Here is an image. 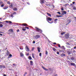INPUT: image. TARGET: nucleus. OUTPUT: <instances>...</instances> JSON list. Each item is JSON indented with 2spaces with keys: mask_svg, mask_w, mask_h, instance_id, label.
<instances>
[{
  "mask_svg": "<svg viewBox=\"0 0 76 76\" xmlns=\"http://www.w3.org/2000/svg\"><path fill=\"white\" fill-rule=\"evenodd\" d=\"M46 20L48 22V23H52V22H50L49 21H51L52 20V18H51L50 17H48V16H46Z\"/></svg>",
  "mask_w": 76,
  "mask_h": 76,
  "instance_id": "f257e3e1",
  "label": "nucleus"
},
{
  "mask_svg": "<svg viewBox=\"0 0 76 76\" xmlns=\"http://www.w3.org/2000/svg\"><path fill=\"white\" fill-rule=\"evenodd\" d=\"M9 31L10 32H13V29H10L9 30Z\"/></svg>",
  "mask_w": 76,
  "mask_h": 76,
  "instance_id": "4468645a",
  "label": "nucleus"
},
{
  "mask_svg": "<svg viewBox=\"0 0 76 76\" xmlns=\"http://www.w3.org/2000/svg\"><path fill=\"white\" fill-rule=\"evenodd\" d=\"M22 25L23 26H28L27 24L26 23H23L22 24Z\"/></svg>",
  "mask_w": 76,
  "mask_h": 76,
  "instance_id": "6e6552de",
  "label": "nucleus"
},
{
  "mask_svg": "<svg viewBox=\"0 0 76 76\" xmlns=\"http://www.w3.org/2000/svg\"><path fill=\"white\" fill-rule=\"evenodd\" d=\"M13 10L15 11H17L18 10V8L16 7H14L13 8Z\"/></svg>",
  "mask_w": 76,
  "mask_h": 76,
  "instance_id": "dca6fc26",
  "label": "nucleus"
},
{
  "mask_svg": "<svg viewBox=\"0 0 76 76\" xmlns=\"http://www.w3.org/2000/svg\"><path fill=\"white\" fill-rule=\"evenodd\" d=\"M71 52L72 53H74V54L75 55H76V52L75 50H73V49H71Z\"/></svg>",
  "mask_w": 76,
  "mask_h": 76,
  "instance_id": "20e7f679",
  "label": "nucleus"
},
{
  "mask_svg": "<svg viewBox=\"0 0 76 76\" xmlns=\"http://www.w3.org/2000/svg\"><path fill=\"white\" fill-rule=\"evenodd\" d=\"M30 63L31 65H32V63H33V62L32 61H30Z\"/></svg>",
  "mask_w": 76,
  "mask_h": 76,
  "instance_id": "a878e982",
  "label": "nucleus"
},
{
  "mask_svg": "<svg viewBox=\"0 0 76 76\" xmlns=\"http://www.w3.org/2000/svg\"><path fill=\"white\" fill-rule=\"evenodd\" d=\"M42 68L44 70H45V71H48V69H47L46 68H45V67H44V66H42Z\"/></svg>",
  "mask_w": 76,
  "mask_h": 76,
  "instance_id": "9d476101",
  "label": "nucleus"
},
{
  "mask_svg": "<svg viewBox=\"0 0 76 76\" xmlns=\"http://www.w3.org/2000/svg\"><path fill=\"white\" fill-rule=\"evenodd\" d=\"M9 57H12V55L11 54L9 55Z\"/></svg>",
  "mask_w": 76,
  "mask_h": 76,
  "instance_id": "8fccbe9b",
  "label": "nucleus"
},
{
  "mask_svg": "<svg viewBox=\"0 0 76 76\" xmlns=\"http://www.w3.org/2000/svg\"><path fill=\"white\" fill-rule=\"evenodd\" d=\"M27 74V72H26L24 74V76H26V75Z\"/></svg>",
  "mask_w": 76,
  "mask_h": 76,
  "instance_id": "473e14b6",
  "label": "nucleus"
},
{
  "mask_svg": "<svg viewBox=\"0 0 76 76\" xmlns=\"http://www.w3.org/2000/svg\"><path fill=\"white\" fill-rule=\"evenodd\" d=\"M27 3L28 5H30V3L29 2H27Z\"/></svg>",
  "mask_w": 76,
  "mask_h": 76,
  "instance_id": "6e6d98bb",
  "label": "nucleus"
},
{
  "mask_svg": "<svg viewBox=\"0 0 76 76\" xmlns=\"http://www.w3.org/2000/svg\"><path fill=\"white\" fill-rule=\"evenodd\" d=\"M0 35H1V36H3V34H0Z\"/></svg>",
  "mask_w": 76,
  "mask_h": 76,
  "instance_id": "0e129e2a",
  "label": "nucleus"
},
{
  "mask_svg": "<svg viewBox=\"0 0 76 76\" xmlns=\"http://www.w3.org/2000/svg\"><path fill=\"white\" fill-rule=\"evenodd\" d=\"M70 65L71 66H76L75 64L73 63H71Z\"/></svg>",
  "mask_w": 76,
  "mask_h": 76,
  "instance_id": "9b49d317",
  "label": "nucleus"
},
{
  "mask_svg": "<svg viewBox=\"0 0 76 76\" xmlns=\"http://www.w3.org/2000/svg\"><path fill=\"white\" fill-rule=\"evenodd\" d=\"M27 56H29V53H27L26 54Z\"/></svg>",
  "mask_w": 76,
  "mask_h": 76,
  "instance_id": "69168bd1",
  "label": "nucleus"
},
{
  "mask_svg": "<svg viewBox=\"0 0 76 76\" xmlns=\"http://www.w3.org/2000/svg\"><path fill=\"white\" fill-rule=\"evenodd\" d=\"M40 2L41 3H44V0H41Z\"/></svg>",
  "mask_w": 76,
  "mask_h": 76,
  "instance_id": "6ab92c4d",
  "label": "nucleus"
},
{
  "mask_svg": "<svg viewBox=\"0 0 76 76\" xmlns=\"http://www.w3.org/2000/svg\"><path fill=\"white\" fill-rule=\"evenodd\" d=\"M45 54L46 55H47V54H48V52L47 51V50H46L45 51Z\"/></svg>",
  "mask_w": 76,
  "mask_h": 76,
  "instance_id": "2f4dec72",
  "label": "nucleus"
},
{
  "mask_svg": "<svg viewBox=\"0 0 76 76\" xmlns=\"http://www.w3.org/2000/svg\"><path fill=\"white\" fill-rule=\"evenodd\" d=\"M9 54H10V53L8 51H7V56H9Z\"/></svg>",
  "mask_w": 76,
  "mask_h": 76,
  "instance_id": "b1692460",
  "label": "nucleus"
},
{
  "mask_svg": "<svg viewBox=\"0 0 76 76\" xmlns=\"http://www.w3.org/2000/svg\"><path fill=\"white\" fill-rule=\"evenodd\" d=\"M66 56V55L64 54V53H62L61 54V57H63V56Z\"/></svg>",
  "mask_w": 76,
  "mask_h": 76,
  "instance_id": "aec40b11",
  "label": "nucleus"
},
{
  "mask_svg": "<svg viewBox=\"0 0 76 76\" xmlns=\"http://www.w3.org/2000/svg\"><path fill=\"white\" fill-rule=\"evenodd\" d=\"M2 26H3V25L1 24H0V27H1H1H2Z\"/></svg>",
  "mask_w": 76,
  "mask_h": 76,
  "instance_id": "58836bf2",
  "label": "nucleus"
},
{
  "mask_svg": "<svg viewBox=\"0 0 76 76\" xmlns=\"http://www.w3.org/2000/svg\"><path fill=\"white\" fill-rule=\"evenodd\" d=\"M26 51H29V48H28V46H26Z\"/></svg>",
  "mask_w": 76,
  "mask_h": 76,
  "instance_id": "0eeeda50",
  "label": "nucleus"
},
{
  "mask_svg": "<svg viewBox=\"0 0 76 76\" xmlns=\"http://www.w3.org/2000/svg\"><path fill=\"white\" fill-rule=\"evenodd\" d=\"M28 59L30 60H32V57L31 56H29L28 57Z\"/></svg>",
  "mask_w": 76,
  "mask_h": 76,
  "instance_id": "5701e85b",
  "label": "nucleus"
},
{
  "mask_svg": "<svg viewBox=\"0 0 76 76\" xmlns=\"http://www.w3.org/2000/svg\"><path fill=\"white\" fill-rule=\"evenodd\" d=\"M70 59L72 60V61H75V58L73 57H72Z\"/></svg>",
  "mask_w": 76,
  "mask_h": 76,
  "instance_id": "2eb2a0df",
  "label": "nucleus"
},
{
  "mask_svg": "<svg viewBox=\"0 0 76 76\" xmlns=\"http://www.w3.org/2000/svg\"><path fill=\"white\" fill-rule=\"evenodd\" d=\"M35 29H36V30L37 31H38V32H39V33L42 32V30L39 29V28L37 27H35Z\"/></svg>",
  "mask_w": 76,
  "mask_h": 76,
  "instance_id": "7ed1b4c3",
  "label": "nucleus"
},
{
  "mask_svg": "<svg viewBox=\"0 0 76 76\" xmlns=\"http://www.w3.org/2000/svg\"><path fill=\"white\" fill-rule=\"evenodd\" d=\"M23 31H26V29H23Z\"/></svg>",
  "mask_w": 76,
  "mask_h": 76,
  "instance_id": "bf43d9fd",
  "label": "nucleus"
},
{
  "mask_svg": "<svg viewBox=\"0 0 76 76\" xmlns=\"http://www.w3.org/2000/svg\"><path fill=\"white\" fill-rule=\"evenodd\" d=\"M57 13L59 14V15H61V13H60V12H57Z\"/></svg>",
  "mask_w": 76,
  "mask_h": 76,
  "instance_id": "79ce46f5",
  "label": "nucleus"
},
{
  "mask_svg": "<svg viewBox=\"0 0 76 76\" xmlns=\"http://www.w3.org/2000/svg\"><path fill=\"white\" fill-rule=\"evenodd\" d=\"M10 17H11V18H13V17H14V16H13V15L12 14V15H10Z\"/></svg>",
  "mask_w": 76,
  "mask_h": 76,
  "instance_id": "393cba45",
  "label": "nucleus"
},
{
  "mask_svg": "<svg viewBox=\"0 0 76 76\" xmlns=\"http://www.w3.org/2000/svg\"><path fill=\"white\" fill-rule=\"evenodd\" d=\"M75 2L73 1L72 2V4H75Z\"/></svg>",
  "mask_w": 76,
  "mask_h": 76,
  "instance_id": "4d7b16f0",
  "label": "nucleus"
},
{
  "mask_svg": "<svg viewBox=\"0 0 76 76\" xmlns=\"http://www.w3.org/2000/svg\"><path fill=\"white\" fill-rule=\"evenodd\" d=\"M2 68L5 69V68H6V67H5V66L4 65H2Z\"/></svg>",
  "mask_w": 76,
  "mask_h": 76,
  "instance_id": "e433bc0d",
  "label": "nucleus"
},
{
  "mask_svg": "<svg viewBox=\"0 0 76 76\" xmlns=\"http://www.w3.org/2000/svg\"><path fill=\"white\" fill-rule=\"evenodd\" d=\"M32 57L33 58H35V57H34V54H32Z\"/></svg>",
  "mask_w": 76,
  "mask_h": 76,
  "instance_id": "7c9ffc66",
  "label": "nucleus"
},
{
  "mask_svg": "<svg viewBox=\"0 0 76 76\" xmlns=\"http://www.w3.org/2000/svg\"><path fill=\"white\" fill-rule=\"evenodd\" d=\"M61 10H64V9H63V7H62L61 8Z\"/></svg>",
  "mask_w": 76,
  "mask_h": 76,
  "instance_id": "c03bdc74",
  "label": "nucleus"
},
{
  "mask_svg": "<svg viewBox=\"0 0 76 76\" xmlns=\"http://www.w3.org/2000/svg\"><path fill=\"white\" fill-rule=\"evenodd\" d=\"M67 50L69 51H67V54L69 55H70V54H71V53H70V52L69 51H70V49H68Z\"/></svg>",
  "mask_w": 76,
  "mask_h": 76,
  "instance_id": "f8f14e48",
  "label": "nucleus"
},
{
  "mask_svg": "<svg viewBox=\"0 0 76 76\" xmlns=\"http://www.w3.org/2000/svg\"><path fill=\"white\" fill-rule=\"evenodd\" d=\"M34 48H33L32 49V51H34Z\"/></svg>",
  "mask_w": 76,
  "mask_h": 76,
  "instance_id": "09e8293b",
  "label": "nucleus"
},
{
  "mask_svg": "<svg viewBox=\"0 0 76 76\" xmlns=\"http://www.w3.org/2000/svg\"><path fill=\"white\" fill-rule=\"evenodd\" d=\"M24 56V55H23V54L22 53H20V56L21 57H23Z\"/></svg>",
  "mask_w": 76,
  "mask_h": 76,
  "instance_id": "a211bd4d",
  "label": "nucleus"
},
{
  "mask_svg": "<svg viewBox=\"0 0 76 76\" xmlns=\"http://www.w3.org/2000/svg\"><path fill=\"white\" fill-rule=\"evenodd\" d=\"M47 15L49 16V17H51V15L48 12H47Z\"/></svg>",
  "mask_w": 76,
  "mask_h": 76,
  "instance_id": "f3484780",
  "label": "nucleus"
},
{
  "mask_svg": "<svg viewBox=\"0 0 76 76\" xmlns=\"http://www.w3.org/2000/svg\"><path fill=\"white\" fill-rule=\"evenodd\" d=\"M7 22V23H12V22L9 21H5L4 22Z\"/></svg>",
  "mask_w": 76,
  "mask_h": 76,
  "instance_id": "1a4fd4ad",
  "label": "nucleus"
},
{
  "mask_svg": "<svg viewBox=\"0 0 76 76\" xmlns=\"http://www.w3.org/2000/svg\"><path fill=\"white\" fill-rule=\"evenodd\" d=\"M61 48H62V49H63V50H65L66 49V48L64 46H62L61 47Z\"/></svg>",
  "mask_w": 76,
  "mask_h": 76,
  "instance_id": "ddd939ff",
  "label": "nucleus"
},
{
  "mask_svg": "<svg viewBox=\"0 0 76 76\" xmlns=\"http://www.w3.org/2000/svg\"><path fill=\"white\" fill-rule=\"evenodd\" d=\"M16 25H21V24L16 23Z\"/></svg>",
  "mask_w": 76,
  "mask_h": 76,
  "instance_id": "864d4df0",
  "label": "nucleus"
},
{
  "mask_svg": "<svg viewBox=\"0 0 76 76\" xmlns=\"http://www.w3.org/2000/svg\"><path fill=\"white\" fill-rule=\"evenodd\" d=\"M53 44L54 45H56V44H57V43L56 42L53 43Z\"/></svg>",
  "mask_w": 76,
  "mask_h": 76,
  "instance_id": "13d9d810",
  "label": "nucleus"
},
{
  "mask_svg": "<svg viewBox=\"0 0 76 76\" xmlns=\"http://www.w3.org/2000/svg\"><path fill=\"white\" fill-rule=\"evenodd\" d=\"M40 38V36L39 35H36L34 37V39H37L38 38Z\"/></svg>",
  "mask_w": 76,
  "mask_h": 76,
  "instance_id": "f03ea898",
  "label": "nucleus"
},
{
  "mask_svg": "<svg viewBox=\"0 0 76 76\" xmlns=\"http://www.w3.org/2000/svg\"><path fill=\"white\" fill-rule=\"evenodd\" d=\"M57 20H58V19H56L55 20V22H56V21H57Z\"/></svg>",
  "mask_w": 76,
  "mask_h": 76,
  "instance_id": "3c124183",
  "label": "nucleus"
},
{
  "mask_svg": "<svg viewBox=\"0 0 76 76\" xmlns=\"http://www.w3.org/2000/svg\"><path fill=\"white\" fill-rule=\"evenodd\" d=\"M65 37L67 39L69 38V34H66L65 35Z\"/></svg>",
  "mask_w": 76,
  "mask_h": 76,
  "instance_id": "423d86ee",
  "label": "nucleus"
},
{
  "mask_svg": "<svg viewBox=\"0 0 76 76\" xmlns=\"http://www.w3.org/2000/svg\"><path fill=\"white\" fill-rule=\"evenodd\" d=\"M7 4H10V1H8V2H7Z\"/></svg>",
  "mask_w": 76,
  "mask_h": 76,
  "instance_id": "ea45409f",
  "label": "nucleus"
},
{
  "mask_svg": "<svg viewBox=\"0 0 76 76\" xmlns=\"http://www.w3.org/2000/svg\"><path fill=\"white\" fill-rule=\"evenodd\" d=\"M54 76H57V75L56 74Z\"/></svg>",
  "mask_w": 76,
  "mask_h": 76,
  "instance_id": "338daca9",
  "label": "nucleus"
},
{
  "mask_svg": "<svg viewBox=\"0 0 76 76\" xmlns=\"http://www.w3.org/2000/svg\"><path fill=\"white\" fill-rule=\"evenodd\" d=\"M58 47H59L60 48H61V47L60 46V45L58 44Z\"/></svg>",
  "mask_w": 76,
  "mask_h": 76,
  "instance_id": "49530a36",
  "label": "nucleus"
},
{
  "mask_svg": "<svg viewBox=\"0 0 76 76\" xmlns=\"http://www.w3.org/2000/svg\"><path fill=\"white\" fill-rule=\"evenodd\" d=\"M12 14V15H16L17 13L16 12H14Z\"/></svg>",
  "mask_w": 76,
  "mask_h": 76,
  "instance_id": "c85d7f7f",
  "label": "nucleus"
},
{
  "mask_svg": "<svg viewBox=\"0 0 76 76\" xmlns=\"http://www.w3.org/2000/svg\"><path fill=\"white\" fill-rule=\"evenodd\" d=\"M57 54H60V52L58 51H57Z\"/></svg>",
  "mask_w": 76,
  "mask_h": 76,
  "instance_id": "de8ad7c7",
  "label": "nucleus"
},
{
  "mask_svg": "<svg viewBox=\"0 0 76 76\" xmlns=\"http://www.w3.org/2000/svg\"><path fill=\"white\" fill-rule=\"evenodd\" d=\"M8 8V7H5L4 8V10H6V9H7Z\"/></svg>",
  "mask_w": 76,
  "mask_h": 76,
  "instance_id": "c756f323",
  "label": "nucleus"
},
{
  "mask_svg": "<svg viewBox=\"0 0 76 76\" xmlns=\"http://www.w3.org/2000/svg\"><path fill=\"white\" fill-rule=\"evenodd\" d=\"M64 33H61V35H64Z\"/></svg>",
  "mask_w": 76,
  "mask_h": 76,
  "instance_id": "603ef678",
  "label": "nucleus"
},
{
  "mask_svg": "<svg viewBox=\"0 0 76 76\" xmlns=\"http://www.w3.org/2000/svg\"><path fill=\"white\" fill-rule=\"evenodd\" d=\"M39 56H40V57L41 56V53H40L39 54Z\"/></svg>",
  "mask_w": 76,
  "mask_h": 76,
  "instance_id": "5fc2aeb1",
  "label": "nucleus"
},
{
  "mask_svg": "<svg viewBox=\"0 0 76 76\" xmlns=\"http://www.w3.org/2000/svg\"><path fill=\"white\" fill-rule=\"evenodd\" d=\"M2 66H3V65H0V69H2Z\"/></svg>",
  "mask_w": 76,
  "mask_h": 76,
  "instance_id": "f704fd0d",
  "label": "nucleus"
},
{
  "mask_svg": "<svg viewBox=\"0 0 76 76\" xmlns=\"http://www.w3.org/2000/svg\"><path fill=\"white\" fill-rule=\"evenodd\" d=\"M67 5H69V4H65V6H67Z\"/></svg>",
  "mask_w": 76,
  "mask_h": 76,
  "instance_id": "37998d69",
  "label": "nucleus"
},
{
  "mask_svg": "<svg viewBox=\"0 0 76 76\" xmlns=\"http://www.w3.org/2000/svg\"><path fill=\"white\" fill-rule=\"evenodd\" d=\"M53 50L54 51H56V48H53Z\"/></svg>",
  "mask_w": 76,
  "mask_h": 76,
  "instance_id": "c9c22d12",
  "label": "nucleus"
},
{
  "mask_svg": "<svg viewBox=\"0 0 76 76\" xmlns=\"http://www.w3.org/2000/svg\"><path fill=\"white\" fill-rule=\"evenodd\" d=\"M3 32H1L0 31V34H3Z\"/></svg>",
  "mask_w": 76,
  "mask_h": 76,
  "instance_id": "e2e57ef3",
  "label": "nucleus"
},
{
  "mask_svg": "<svg viewBox=\"0 0 76 76\" xmlns=\"http://www.w3.org/2000/svg\"><path fill=\"white\" fill-rule=\"evenodd\" d=\"M46 6H50V4H46Z\"/></svg>",
  "mask_w": 76,
  "mask_h": 76,
  "instance_id": "a19ab883",
  "label": "nucleus"
},
{
  "mask_svg": "<svg viewBox=\"0 0 76 76\" xmlns=\"http://www.w3.org/2000/svg\"><path fill=\"white\" fill-rule=\"evenodd\" d=\"M35 41H34L33 42V43L35 44Z\"/></svg>",
  "mask_w": 76,
  "mask_h": 76,
  "instance_id": "052dcab7",
  "label": "nucleus"
},
{
  "mask_svg": "<svg viewBox=\"0 0 76 76\" xmlns=\"http://www.w3.org/2000/svg\"><path fill=\"white\" fill-rule=\"evenodd\" d=\"M20 50H23V48H20Z\"/></svg>",
  "mask_w": 76,
  "mask_h": 76,
  "instance_id": "a18cd8bd",
  "label": "nucleus"
},
{
  "mask_svg": "<svg viewBox=\"0 0 76 76\" xmlns=\"http://www.w3.org/2000/svg\"><path fill=\"white\" fill-rule=\"evenodd\" d=\"M4 4H2L1 5V7H4Z\"/></svg>",
  "mask_w": 76,
  "mask_h": 76,
  "instance_id": "4c0bfd02",
  "label": "nucleus"
},
{
  "mask_svg": "<svg viewBox=\"0 0 76 76\" xmlns=\"http://www.w3.org/2000/svg\"><path fill=\"white\" fill-rule=\"evenodd\" d=\"M70 22H71V20H70V19H69L67 20L66 22V25H67L69 24V23H70Z\"/></svg>",
  "mask_w": 76,
  "mask_h": 76,
  "instance_id": "39448f33",
  "label": "nucleus"
},
{
  "mask_svg": "<svg viewBox=\"0 0 76 76\" xmlns=\"http://www.w3.org/2000/svg\"><path fill=\"white\" fill-rule=\"evenodd\" d=\"M63 14H66V11H62Z\"/></svg>",
  "mask_w": 76,
  "mask_h": 76,
  "instance_id": "412c9836",
  "label": "nucleus"
},
{
  "mask_svg": "<svg viewBox=\"0 0 76 76\" xmlns=\"http://www.w3.org/2000/svg\"><path fill=\"white\" fill-rule=\"evenodd\" d=\"M62 16H60V15H56V17L57 18H60V17H62Z\"/></svg>",
  "mask_w": 76,
  "mask_h": 76,
  "instance_id": "cd10ccee",
  "label": "nucleus"
},
{
  "mask_svg": "<svg viewBox=\"0 0 76 76\" xmlns=\"http://www.w3.org/2000/svg\"><path fill=\"white\" fill-rule=\"evenodd\" d=\"M10 6L11 7H13V4H11V5H10Z\"/></svg>",
  "mask_w": 76,
  "mask_h": 76,
  "instance_id": "72a5a7b5",
  "label": "nucleus"
},
{
  "mask_svg": "<svg viewBox=\"0 0 76 76\" xmlns=\"http://www.w3.org/2000/svg\"><path fill=\"white\" fill-rule=\"evenodd\" d=\"M67 45H70V44L69 43H67Z\"/></svg>",
  "mask_w": 76,
  "mask_h": 76,
  "instance_id": "680f3d73",
  "label": "nucleus"
},
{
  "mask_svg": "<svg viewBox=\"0 0 76 76\" xmlns=\"http://www.w3.org/2000/svg\"><path fill=\"white\" fill-rule=\"evenodd\" d=\"M4 76H6V75H5V74H4Z\"/></svg>",
  "mask_w": 76,
  "mask_h": 76,
  "instance_id": "774afa93",
  "label": "nucleus"
},
{
  "mask_svg": "<svg viewBox=\"0 0 76 76\" xmlns=\"http://www.w3.org/2000/svg\"><path fill=\"white\" fill-rule=\"evenodd\" d=\"M73 10H76V7L75 6H74L73 7Z\"/></svg>",
  "mask_w": 76,
  "mask_h": 76,
  "instance_id": "bb28decb",
  "label": "nucleus"
},
{
  "mask_svg": "<svg viewBox=\"0 0 76 76\" xmlns=\"http://www.w3.org/2000/svg\"><path fill=\"white\" fill-rule=\"evenodd\" d=\"M37 49H38V51L39 52V53H40V48L38 47L37 48Z\"/></svg>",
  "mask_w": 76,
  "mask_h": 76,
  "instance_id": "4be33fe9",
  "label": "nucleus"
}]
</instances>
